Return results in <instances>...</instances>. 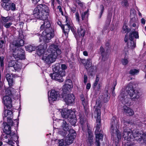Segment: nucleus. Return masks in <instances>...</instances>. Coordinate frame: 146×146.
Returning a JSON list of instances; mask_svg holds the SVG:
<instances>
[{"instance_id": "nucleus-1", "label": "nucleus", "mask_w": 146, "mask_h": 146, "mask_svg": "<svg viewBox=\"0 0 146 146\" xmlns=\"http://www.w3.org/2000/svg\"><path fill=\"white\" fill-rule=\"evenodd\" d=\"M49 10L48 6L44 4H40L38 5L35 8L33 15L36 18L42 20L40 23L41 25L40 29L42 30H49L50 26V22L47 19L49 16Z\"/></svg>"}, {"instance_id": "nucleus-2", "label": "nucleus", "mask_w": 146, "mask_h": 146, "mask_svg": "<svg viewBox=\"0 0 146 146\" xmlns=\"http://www.w3.org/2000/svg\"><path fill=\"white\" fill-rule=\"evenodd\" d=\"M126 91L123 89L120 91V94L118 96V99L123 104H128L130 100L128 97V94L132 98L138 99L141 96L140 93L135 89V85L133 83L128 84L126 87Z\"/></svg>"}, {"instance_id": "nucleus-3", "label": "nucleus", "mask_w": 146, "mask_h": 146, "mask_svg": "<svg viewBox=\"0 0 146 146\" xmlns=\"http://www.w3.org/2000/svg\"><path fill=\"white\" fill-rule=\"evenodd\" d=\"M102 106L101 102L98 101L96 102L95 106V110L94 112V116L96 118V125L95 130L96 144L97 146H100V142L103 141V135L99 132L100 126L101 114L100 108Z\"/></svg>"}, {"instance_id": "nucleus-4", "label": "nucleus", "mask_w": 146, "mask_h": 146, "mask_svg": "<svg viewBox=\"0 0 146 146\" xmlns=\"http://www.w3.org/2000/svg\"><path fill=\"white\" fill-rule=\"evenodd\" d=\"M61 51L57 44L50 45L42 57V60L46 63L50 64L54 62L58 55L61 53Z\"/></svg>"}, {"instance_id": "nucleus-5", "label": "nucleus", "mask_w": 146, "mask_h": 146, "mask_svg": "<svg viewBox=\"0 0 146 146\" xmlns=\"http://www.w3.org/2000/svg\"><path fill=\"white\" fill-rule=\"evenodd\" d=\"M61 113L62 117L67 119L73 126H75L77 122V119L75 115L74 111L65 108L62 109H56L54 111V113L57 114Z\"/></svg>"}, {"instance_id": "nucleus-6", "label": "nucleus", "mask_w": 146, "mask_h": 146, "mask_svg": "<svg viewBox=\"0 0 146 146\" xmlns=\"http://www.w3.org/2000/svg\"><path fill=\"white\" fill-rule=\"evenodd\" d=\"M130 31V30L128 29L127 26L126 25H124L122 30V32L123 33H127L125 38V42H127L128 48L132 49L134 48L136 46V42L134 41V38H138L139 36L138 32L135 31H133L130 33L129 36L128 33Z\"/></svg>"}, {"instance_id": "nucleus-7", "label": "nucleus", "mask_w": 146, "mask_h": 146, "mask_svg": "<svg viewBox=\"0 0 146 146\" xmlns=\"http://www.w3.org/2000/svg\"><path fill=\"white\" fill-rule=\"evenodd\" d=\"M18 138L16 131L13 132L10 134H3L0 138L2 141L12 146H18V141H17Z\"/></svg>"}, {"instance_id": "nucleus-8", "label": "nucleus", "mask_w": 146, "mask_h": 146, "mask_svg": "<svg viewBox=\"0 0 146 146\" xmlns=\"http://www.w3.org/2000/svg\"><path fill=\"white\" fill-rule=\"evenodd\" d=\"M52 70L54 72L50 74V76L52 79L60 82L64 81L63 77L65 75V71L60 70V67L59 63H57L52 66Z\"/></svg>"}, {"instance_id": "nucleus-9", "label": "nucleus", "mask_w": 146, "mask_h": 146, "mask_svg": "<svg viewBox=\"0 0 146 146\" xmlns=\"http://www.w3.org/2000/svg\"><path fill=\"white\" fill-rule=\"evenodd\" d=\"M10 50L15 58L22 60L25 58L24 51L20 47H16L14 44L10 45Z\"/></svg>"}, {"instance_id": "nucleus-10", "label": "nucleus", "mask_w": 146, "mask_h": 146, "mask_svg": "<svg viewBox=\"0 0 146 146\" xmlns=\"http://www.w3.org/2000/svg\"><path fill=\"white\" fill-rule=\"evenodd\" d=\"M112 121L110 129L112 135L113 134L116 133L118 139H120L121 138V135L118 130L119 123L115 117H113L112 119Z\"/></svg>"}, {"instance_id": "nucleus-11", "label": "nucleus", "mask_w": 146, "mask_h": 146, "mask_svg": "<svg viewBox=\"0 0 146 146\" xmlns=\"http://www.w3.org/2000/svg\"><path fill=\"white\" fill-rule=\"evenodd\" d=\"M61 124V126L59 127H58L57 128L56 127V128L57 129H62L64 131H63V133L62 134L64 133L63 135L65 133V131H69L70 130H71L70 129L71 126L66 121L64 120H62L61 119H57L56 120H55V121H54L53 122V126L54 127L55 125H57L58 126H59V124Z\"/></svg>"}, {"instance_id": "nucleus-12", "label": "nucleus", "mask_w": 146, "mask_h": 146, "mask_svg": "<svg viewBox=\"0 0 146 146\" xmlns=\"http://www.w3.org/2000/svg\"><path fill=\"white\" fill-rule=\"evenodd\" d=\"M54 36V32L53 31L46 29L43 31L42 35L39 37L40 41L41 42L42 40L45 42H48Z\"/></svg>"}, {"instance_id": "nucleus-13", "label": "nucleus", "mask_w": 146, "mask_h": 146, "mask_svg": "<svg viewBox=\"0 0 146 146\" xmlns=\"http://www.w3.org/2000/svg\"><path fill=\"white\" fill-rule=\"evenodd\" d=\"M132 132L130 130L125 129L123 134V137L127 142L126 143L125 146H134L133 144H131L130 141L132 139Z\"/></svg>"}, {"instance_id": "nucleus-14", "label": "nucleus", "mask_w": 146, "mask_h": 146, "mask_svg": "<svg viewBox=\"0 0 146 146\" xmlns=\"http://www.w3.org/2000/svg\"><path fill=\"white\" fill-rule=\"evenodd\" d=\"M49 92L48 96V101L50 104H52L54 101L58 100L59 92L55 89L51 90Z\"/></svg>"}, {"instance_id": "nucleus-15", "label": "nucleus", "mask_w": 146, "mask_h": 146, "mask_svg": "<svg viewBox=\"0 0 146 146\" xmlns=\"http://www.w3.org/2000/svg\"><path fill=\"white\" fill-rule=\"evenodd\" d=\"M76 135V133L74 130H70L69 133L65 139V141L66 144L69 145L72 143Z\"/></svg>"}, {"instance_id": "nucleus-16", "label": "nucleus", "mask_w": 146, "mask_h": 146, "mask_svg": "<svg viewBox=\"0 0 146 146\" xmlns=\"http://www.w3.org/2000/svg\"><path fill=\"white\" fill-rule=\"evenodd\" d=\"M64 101L67 104L71 105L75 103V97L73 94H69L63 96Z\"/></svg>"}, {"instance_id": "nucleus-17", "label": "nucleus", "mask_w": 146, "mask_h": 146, "mask_svg": "<svg viewBox=\"0 0 146 146\" xmlns=\"http://www.w3.org/2000/svg\"><path fill=\"white\" fill-rule=\"evenodd\" d=\"M145 133H143V132L141 131L139 133L137 130H133L132 132V139L133 137L135 138L137 137H139L138 140H139L140 141H141L142 139H143L144 140V138L145 137Z\"/></svg>"}, {"instance_id": "nucleus-18", "label": "nucleus", "mask_w": 146, "mask_h": 146, "mask_svg": "<svg viewBox=\"0 0 146 146\" xmlns=\"http://www.w3.org/2000/svg\"><path fill=\"white\" fill-rule=\"evenodd\" d=\"M11 97L7 95H5L3 98L4 104L8 109L11 108L12 107Z\"/></svg>"}, {"instance_id": "nucleus-19", "label": "nucleus", "mask_w": 146, "mask_h": 146, "mask_svg": "<svg viewBox=\"0 0 146 146\" xmlns=\"http://www.w3.org/2000/svg\"><path fill=\"white\" fill-rule=\"evenodd\" d=\"M2 7L5 10L9 11L11 10L12 11L15 10L16 9L15 5L13 3H7L2 4Z\"/></svg>"}, {"instance_id": "nucleus-20", "label": "nucleus", "mask_w": 146, "mask_h": 146, "mask_svg": "<svg viewBox=\"0 0 146 146\" xmlns=\"http://www.w3.org/2000/svg\"><path fill=\"white\" fill-rule=\"evenodd\" d=\"M47 48V44H40L37 47V52L39 56H42L44 54L46 49Z\"/></svg>"}, {"instance_id": "nucleus-21", "label": "nucleus", "mask_w": 146, "mask_h": 146, "mask_svg": "<svg viewBox=\"0 0 146 146\" xmlns=\"http://www.w3.org/2000/svg\"><path fill=\"white\" fill-rule=\"evenodd\" d=\"M15 16H7L6 17L2 16L0 19V21L3 24L7 23L9 21L11 22L13 21H17L15 20Z\"/></svg>"}, {"instance_id": "nucleus-22", "label": "nucleus", "mask_w": 146, "mask_h": 146, "mask_svg": "<svg viewBox=\"0 0 146 146\" xmlns=\"http://www.w3.org/2000/svg\"><path fill=\"white\" fill-rule=\"evenodd\" d=\"M86 137L88 143L90 145V146H91L93 143L94 135L92 131L89 129H88Z\"/></svg>"}, {"instance_id": "nucleus-23", "label": "nucleus", "mask_w": 146, "mask_h": 146, "mask_svg": "<svg viewBox=\"0 0 146 146\" xmlns=\"http://www.w3.org/2000/svg\"><path fill=\"white\" fill-rule=\"evenodd\" d=\"M66 24L63 27L64 32V33L66 34L69 31L71 28L70 25L71 21L67 17H66Z\"/></svg>"}, {"instance_id": "nucleus-24", "label": "nucleus", "mask_w": 146, "mask_h": 146, "mask_svg": "<svg viewBox=\"0 0 146 146\" xmlns=\"http://www.w3.org/2000/svg\"><path fill=\"white\" fill-rule=\"evenodd\" d=\"M12 125H10L9 124V125L7 124L6 123H3V125L2 127V128L3 129V130L4 133H6L7 134H10L11 133L13 132H12L11 131V127L10 125L12 126L13 124V123Z\"/></svg>"}, {"instance_id": "nucleus-25", "label": "nucleus", "mask_w": 146, "mask_h": 146, "mask_svg": "<svg viewBox=\"0 0 146 146\" xmlns=\"http://www.w3.org/2000/svg\"><path fill=\"white\" fill-rule=\"evenodd\" d=\"M72 87L71 81L69 79H68L66 81L64 85H63L62 90L64 92L70 90Z\"/></svg>"}, {"instance_id": "nucleus-26", "label": "nucleus", "mask_w": 146, "mask_h": 146, "mask_svg": "<svg viewBox=\"0 0 146 146\" xmlns=\"http://www.w3.org/2000/svg\"><path fill=\"white\" fill-rule=\"evenodd\" d=\"M81 100L82 104L85 110H86L88 106V99L87 97H84V95L81 94L80 95Z\"/></svg>"}, {"instance_id": "nucleus-27", "label": "nucleus", "mask_w": 146, "mask_h": 146, "mask_svg": "<svg viewBox=\"0 0 146 146\" xmlns=\"http://www.w3.org/2000/svg\"><path fill=\"white\" fill-rule=\"evenodd\" d=\"M13 77V75L12 74H7L6 75V78L8 82L9 87H11L13 85L14 83Z\"/></svg>"}, {"instance_id": "nucleus-28", "label": "nucleus", "mask_w": 146, "mask_h": 146, "mask_svg": "<svg viewBox=\"0 0 146 146\" xmlns=\"http://www.w3.org/2000/svg\"><path fill=\"white\" fill-rule=\"evenodd\" d=\"M128 104H123L125 105L123 107V110L126 113V114H128L129 115H132L134 114V112L133 110L131 109L129 107H128L126 105Z\"/></svg>"}, {"instance_id": "nucleus-29", "label": "nucleus", "mask_w": 146, "mask_h": 146, "mask_svg": "<svg viewBox=\"0 0 146 146\" xmlns=\"http://www.w3.org/2000/svg\"><path fill=\"white\" fill-rule=\"evenodd\" d=\"M12 44H14L16 48L20 47V46L23 45L24 41L22 39L19 38L16 41L13 42Z\"/></svg>"}, {"instance_id": "nucleus-30", "label": "nucleus", "mask_w": 146, "mask_h": 146, "mask_svg": "<svg viewBox=\"0 0 146 146\" xmlns=\"http://www.w3.org/2000/svg\"><path fill=\"white\" fill-rule=\"evenodd\" d=\"M78 33L80 37H83L85 33V31L83 26H81L78 29Z\"/></svg>"}, {"instance_id": "nucleus-31", "label": "nucleus", "mask_w": 146, "mask_h": 146, "mask_svg": "<svg viewBox=\"0 0 146 146\" xmlns=\"http://www.w3.org/2000/svg\"><path fill=\"white\" fill-rule=\"evenodd\" d=\"M7 113L9 116L7 117V122L10 125H12L13 123V121L12 120V116L13 112L11 110H7Z\"/></svg>"}, {"instance_id": "nucleus-32", "label": "nucleus", "mask_w": 146, "mask_h": 146, "mask_svg": "<svg viewBox=\"0 0 146 146\" xmlns=\"http://www.w3.org/2000/svg\"><path fill=\"white\" fill-rule=\"evenodd\" d=\"M100 51L102 56V60L105 61L107 59L108 56L106 53L104 52V49L103 47H101L100 48Z\"/></svg>"}, {"instance_id": "nucleus-33", "label": "nucleus", "mask_w": 146, "mask_h": 146, "mask_svg": "<svg viewBox=\"0 0 146 146\" xmlns=\"http://www.w3.org/2000/svg\"><path fill=\"white\" fill-rule=\"evenodd\" d=\"M91 60L90 59H87L86 60V64L85 65V67L86 69H87L88 68L90 67V69L93 68V69H96L95 66H91Z\"/></svg>"}, {"instance_id": "nucleus-34", "label": "nucleus", "mask_w": 146, "mask_h": 146, "mask_svg": "<svg viewBox=\"0 0 146 146\" xmlns=\"http://www.w3.org/2000/svg\"><path fill=\"white\" fill-rule=\"evenodd\" d=\"M112 16V14L110 13L107 16V19L106 21V26L105 27L104 29V30L105 31L106 30H107L108 28V26L110 24L111 18Z\"/></svg>"}, {"instance_id": "nucleus-35", "label": "nucleus", "mask_w": 146, "mask_h": 146, "mask_svg": "<svg viewBox=\"0 0 146 146\" xmlns=\"http://www.w3.org/2000/svg\"><path fill=\"white\" fill-rule=\"evenodd\" d=\"M22 68L21 64L19 62H16L14 66V70L16 71H19Z\"/></svg>"}, {"instance_id": "nucleus-36", "label": "nucleus", "mask_w": 146, "mask_h": 146, "mask_svg": "<svg viewBox=\"0 0 146 146\" xmlns=\"http://www.w3.org/2000/svg\"><path fill=\"white\" fill-rule=\"evenodd\" d=\"M88 15L89 13H88V11L82 13L81 14L82 20H87L88 16Z\"/></svg>"}, {"instance_id": "nucleus-37", "label": "nucleus", "mask_w": 146, "mask_h": 146, "mask_svg": "<svg viewBox=\"0 0 146 146\" xmlns=\"http://www.w3.org/2000/svg\"><path fill=\"white\" fill-rule=\"evenodd\" d=\"M26 50L27 51L29 52H31L35 50V47L33 46L29 45L25 46Z\"/></svg>"}, {"instance_id": "nucleus-38", "label": "nucleus", "mask_w": 146, "mask_h": 146, "mask_svg": "<svg viewBox=\"0 0 146 146\" xmlns=\"http://www.w3.org/2000/svg\"><path fill=\"white\" fill-rule=\"evenodd\" d=\"M10 90H13V88L9 87V88H7L5 90V95H7L8 96H11V92H10Z\"/></svg>"}, {"instance_id": "nucleus-39", "label": "nucleus", "mask_w": 146, "mask_h": 146, "mask_svg": "<svg viewBox=\"0 0 146 146\" xmlns=\"http://www.w3.org/2000/svg\"><path fill=\"white\" fill-rule=\"evenodd\" d=\"M79 119L80 122L82 125H83L85 123L86 119L83 115H80Z\"/></svg>"}, {"instance_id": "nucleus-40", "label": "nucleus", "mask_w": 146, "mask_h": 146, "mask_svg": "<svg viewBox=\"0 0 146 146\" xmlns=\"http://www.w3.org/2000/svg\"><path fill=\"white\" fill-rule=\"evenodd\" d=\"M100 77L99 75H97L96 76V78L95 82L93 84V87L94 88H96L97 85L98 84V82L99 80Z\"/></svg>"}, {"instance_id": "nucleus-41", "label": "nucleus", "mask_w": 146, "mask_h": 146, "mask_svg": "<svg viewBox=\"0 0 146 146\" xmlns=\"http://www.w3.org/2000/svg\"><path fill=\"white\" fill-rule=\"evenodd\" d=\"M98 9L100 11V13L98 17L100 19L102 17V14L104 12V7L103 5H101L100 7L98 8Z\"/></svg>"}, {"instance_id": "nucleus-42", "label": "nucleus", "mask_w": 146, "mask_h": 146, "mask_svg": "<svg viewBox=\"0 0 146 146\" xmlns=\"http://www.w3.org/2000/svg\"><path fill=\"white\" fill-rule=\"evenodd\" d=\"M139 72V70L136 69H133L131 70L130 72L129 73L130 74L132 75H134L138 73Z\"/></svg>"}, {"instance_id": "nucleus-43", "label": "nucleus", "mask_w": 146, "mask_h": 146, "mask_svg": "<svg viewBox=\"0 0 146 146\" xmlns=\"http://www.w3.org/2000/svg\"><path fill=\"white\" fill-rule=\"evenodd\" d=\"M16 61L14 60H11L10 61L9 63V64H8V66L9 67H14V65L15 64Z\"/></svg>"}, {"instance_id": "nucleus-44", "label": "nucleus", "mask_w": 146, "mask_h": 146, "mask_svg": "<svg viewBox=\"0 0 146 146\" xmlns=\"http://www.w3.org/2000/svg\"><path fill=\"white\" fill-rule=\"evenodd\" d=\"M75 17L76 19V21L78 22V23H80V15L78 12H76L75 14Z\"/></svg>"}, {"instance_id": "nucleus-45", "label": "nucleus", "mask_w": 146, "mask_h": 146, "mask_svg": "<svg viewBox=\"0 0 146 146\" xmlns=\"http://www.w3.org/2000/svg\"><path fill=\"white\" fill-rule=\"evenodd\" d=\"M4 58L3 56H0V63L1 66L3 67L4 66V63L3 62Z\"/></svg>"}, {"instance_id": "nucleus-46", "label": "nucleus", "mask_w": 146, "mask_h": 146, "mask_svg": "<svg viewBox=\"0 0 146 146\" xmlns=\"http://www.w3.org/2000/svg\"><path fill=\"white\" fill-rule=\"evenodd\" d=\"M121 5L123 6H127L128 5V3L127 0H123L122 1Z\"/></svg>"}, {"instance_id": "nucleus-47", "label": "nucleus", "mask_w": 146, "mask_h": 146, "mask_svg": "<svg viewBox=\"0 0 146 146\" xmlns=\"http://www.w3.org/2000/svg\"><path fill=\"white\" fill-rule=\"evenodd\" d=\"M11 22H9L3 24L4 26L6 28H9L12 25Z\"/></svg>"}, {"instance_id": "nucleus-48", "label": "nucleus", "mask_w": 146, "mask_h": 146, "mask_svg": "<svg viewBox=\"0 0 146 146\" xmlns=\"http://www.w3.org/2000/svg\"><path fill=\"white\" fill-rule=\"evenodd\" d=\"M58 146H67L64 144V140L62 139L58 140Z\"/></svg>"}, {"instance_id": "nucleus-49", "label": "nucleus", "mask_w": 146, "mask_h": 146, "mask_svg": "<svg viewBox=\"0 0 146 146\" xmlns=\"http://www.w3.org/2000/svg\"><path fill=\"white\" fill-rule=\"evenodd\" d=\"M128 62V60L126 59H123L122 60V62L123 64L124 65H126L127 64Z\"/></svg>"}, {"instance_id": "nucleus-50", "label": "nucleus", "mask_w": 146, "mask_h": 146, "mask_svg": "<svg viewBox=\"0 0 146 146\" xmlns=\"http://www.w3.org/2000/svg\"><path fill=\"white\" fill-rule=\"evenodd\" d=\"M61 68L63 71L66 69L67 68V66L65 64H62L61 65Z\"/></svg>"}, {"instance_id": "nucleus-51", "label": "nucleus", "mask_w": 146, "mask_h": 146, "mask_svg": "<svg viewBox=\"0 0 146 146\" xmlns=\"http://www.w3.org/2000/svg\"><path fill=\"white\" fill-rule=\"evenodd\" d=\"M3 116L4 119H5V117H8V115L7 113V110L4 111L3 114Z\"/></svg>"}, {"instance_id": "nucleus-52", "label": "nucleus", "mask_w": 146, "mask_h": 146, "mask_svg": "<svg viewBox=\"0 0 146 146\" xmlns=\"http://www.w3.org/2000/svg\"><path fill=\"white\" fill-rule=\"evenodd\" d=\"M101 84L100 83H99L95 89H96L97 90H99L101 88Z\"/></svg>"}, {"instance_id": "nucleus-53", "label": "nucleus", "mask_w": 146, "mask_h": 146, "mask_svg": "<svg viewBox=\"0 0 146 146\" xmlns=\"http://www.w3.org/2000/svg\"><path fill=\"white\" fill-rule=\"evenodd\" d=\"M106 95L107 96V98H104V102H108L110 98V97L109 96V95L107 94H106Z\"/></svg>"}, {"instance_id": "nucleus-54", "label": "nucleus", "mask_w": 146, "mask_h": 146, "mask_svg": "<svg viewBox=\"0 0 146 146\" xmlns=\"http://www.w3.org/2000/svg\"><path fill=\"white\" fill-rule=\"evenodd\" d=\"M58 9L59 10L60 12L61 13V14L62 15H63V13L62 11L61 7L60 6H59L58 7Z\"/></svg>"}, {"instance_id": "nucleus-55", "label": "nucleus", "mask_w": 146, "mask_h": 146, "mask_svg": "<svg viewBox=\"0 0 146 146\" xmlns=\"http://www.w3.org/2000/svg\"><path fill=\"white\" fill-rule=\"evenodd\" d=\"M4 43V42L2 40H0V48H1L3 47V44Z\"/></svg>"}, {"instance_id": "nucleus-56", "label": "nucleus", "mask_w": 146, "mask_h": 146, "mask_svg": "<svg viewBox=\"0 0 146 146\" xmlns=\"http://www.w3.org/2000/svg\"><path fill=\"white\" fill-rule=\"evenodd\" d=\"M87 77L86 75H84V82L85 84H86L87 82Z\"/></svg>"}, {"instance_id": "nucleus-57", "label": "nucleus", "mask_w": 146, "mask_h": 146, "mask_svg": "<svg viewBox=\"0 0 146 146\" xmlns=\"http://www.w3.org/2000/svg\"><path fill=\"white\" fill-rule=\"evenodd\" d=\"M40 0H32V3L34 4H36Z\"/></svg>"}, {"instance_id": "nucleus-58", "label": "nucleus", "mask_w": 146, "mask_h": 146, "mask_svg": "<svg viewBox=\"0 0 146 146\" xmlns=\"http://www.w3.org/2000/svg\"><path fill=\"white\" fill-rule=\"evenodd\" d=\"M131 15H134L135 14V11L133 9H131Z\"/></svg>"}, {"instance_id": "nucleus-59", "label": "nucleus", "mask_w": 146, "mask_h": 146, "mask_svg": "<svg viewBox=\"0 0 146 146\" xmlns=\"http://www.w3.org/2000/svg\"><path fill=\"white\" fill-rule=\"evenodd\" d=\"M9 1V0H1V6H2V4L3 3H8V1Z\"/></svg>"}, {"instance_id": "nucleus-60", "label": "nucleus", "mask_w": 146, "mask_h": 146, "mask_svg": "<svg viewBox=\"0 0 146 146\" xmlns=\"http://www.w3.org/2000/svg\"><path fill=\"white\" fill-rule=\"evenodd\" d=\"M91 87V84L90 83L87 84L86 86V88L87 90H89Z\"/></svg>"}, {"instance_id": "nucleus-61", "label": "nucleus", "mask_w": 146, "mask_h": 146, "mask_svg": "<svg viewBox=\"0 0 146 146\" xmlns=\"http://www.w3.org/2000/svg\"><path fill=\"white\" fill-rule=\"evenodd\" d=\"M78 4L81 7H83L84 5V3L81 2V1Z\"/></svg>"}, {"instance_id": "nucleus-62", "label": "nucleus", "mask_w": 146, "mask_h": 146, "mask_svg": "<svg viewBox=\"0 0 146 146\" xmlns=\"http://www.w3.org/2000/svg\"><path fill=\"white\" fill-rule=\"evenodd\" d=\"M141 23L144 25L145 24V20L144 18H142L141 20Z\"/></svg>"}, {"instance_id": "nucleus-63", "label": "nucleus", "mask_w": 146, "mask_h": 146, "mask_svg": "<svg viewBox=\"0 0 146 146\" xmlns=\"http://www.w3.org/2000/svg\"><path fill=\"white\" fill-rule=\"evenodd\" d=\"M71 29L72 32L74 34L76 33V29L73 28H70Z\"/></svg>"}, {"instance_id": "nucleus-64", "label": "nucleus", "mask_w": 146, "mask_h": 146, "mask_svg": "<svg viewBox=\"0 0 146 146\" xmlns=\"http://www.w3.org/2000/svg\"><path fill=\"white\" fill-rule=\"evenodd\" d=\"M116 83H115V84L114 85V86L112 88H111V90L110 91H112V93L113 94V91L114 90L115 88V86L116 85Z\"/></svg>"}]
</instances>
